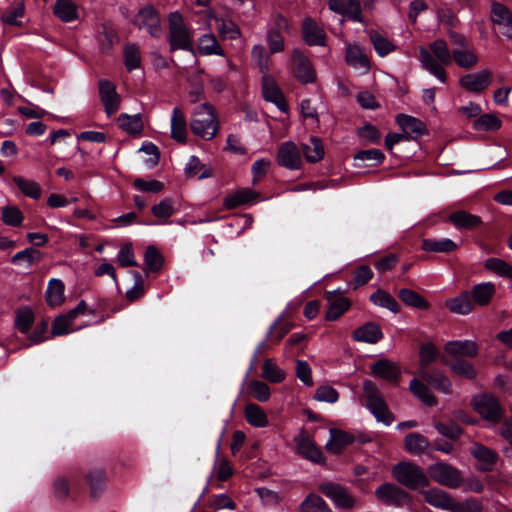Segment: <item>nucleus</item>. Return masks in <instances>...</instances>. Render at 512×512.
<instances>
[{"mask_svg": "<svg viewBox=\"0 0 512 512\" xmlns=\"http://www.w3.org/2000/svg\"><path fill=\"white\" fill-rule=\"evenodd\" d=\"M472 406L484 420L492 424H497L502 418V408L492 395L481 394L475 396L472 399Z\"/></svg>", "mask_w": 512, "mask_h": 512, "instance_id": "0eeeda50", "label": "nucleus"}, {"mask_svg": "<svg viewBox=\"0 0 512 512\" xmlns=\"http://www.w3.org/2000/svg\"><path fill=\"white\" fill-rule=\"evenodd\" d=\"M46 299L50 306H57L63 302L64 284L60 279L53 278L49 281L46 290Z\"/></svg>", "mask_w": 512, "mask_h": 512, "instance_id": "c03bdc74", "label": "nucleus"}, {"mask_svg": "<svg viewBox=\"0 0 512 512\" xmlns=\"http://www.w3.org/2000/svg\"><path fill=\"white\" fill-rule=\"evenodd\" d=\"M424 498L430 505L442 510L454 512L455 509L460 508L459 502L443 490L430 489L424 493Z\"/></svg>", "mask_w": 512, "mask_h": 512, "instance_id": "6ab92c4d", "label": "nucleus"}, {"mask_svg": "<svg viewBox=\"0 0 512 512\" xmlns=\"http://www.w3.org/2000/svg\"><path fill=\"white\" fill-rule=\"evenodd\" d=\"M492 76L489 69L468 73L459 79V85L467 91L480 93L491 85Z\"/></svg>", "mask_w": 512, "mask_h": 512, "instance_id": "9b49d317", "label": "nucleus"}, {"mask_svg": "<svg viewBox=\"0 0 512 512\" xmlns=\"http://www.w3.org/2000/svg\"><path fill=\"white\" fill-rule=\"evenodd\" d=\"M303 38L309 45H324L325 33L324 31L310 18L303 22Z\"/></svg>", "mask_w": 512, "mask_h": 512, "instance_id": "c756f323", "label": "nucleus"}, {"mask_svg": "<svg viewBox=\"0 0 512 512\" xmlns=\"http://www.w3.org/2000/svg\"><path fill=\"white\" fill-rule=\"evenodd\" d=\"M370 40L373 44V47L376 53L380 57H385L389 53L393 52L396 49V46L393 42L385 38L378 32L371 31L370 32Z\"/></svg>", "mask_w": 512, "mask_h": 512, "instance_id": "09e8293b", "label": "nucleus"}, {"mask_svg": "<svg viewBox=\"0 0 512 512\" xmlns=\"http://www.w3.org/2000/svg\"><path fill=\"white\" fill-rule=\"evenodd\" d=\"M445 305L452 313L460 315H467L473 310V303L470 300L469 293L466 291L446 300Z\"/></svg>", "mask_w": 512, "mask_h": 512, "instance_id": "72a5a7b5", "label": "nucleus"}, {"mask_svg": "<svg viewBox=\"0 0 512 512\" xmlns=\"http://www.w3.org/2000/svg\"><path fill=\"white\" fill-rule=\"evenodd\" d=\"M87 480L94 496H97L103 491L106 483V476L102 471L97 470L90 472L87 476Z\"/></svg>", "mask_w": 512, "mask_h": 512, "instance_id": "69168bd1", "label": "nucleus"}, {"mask_svg": "<svg viewBox=\"0 0 512 512\" xmlns=\"http://www.w3.org/2000/svg\"><path fill=\"white\" fill-rule=\"evenodd\" d=\"M99 94L107 116L110 117L115 114L118 111L121 102V98L116 91V87L107 80H101L99 82Z\"/></svg>", "mask_w": 512, "mask_h": 512, "instance_id": "2eb2a0df", "label": "nucleus"}, {"mask_svg": "<svg viewBox=\"0 0 512 512\" xmlns=\"http://www.w3.org/2000/svg\"><path fill=\"white\" fill-rule=\"evenodd\" d=\"M396 121L400 128L404 131V134L407 136L410 133L421 135L425 131V125L423 122L415 117L400 114L397 116Z\"/></svg>", "mask_w": 512, "mask_h": 512, "instance_id": "58836bf2", "label": "nucleus"}, {"mask_svg": "<svg viewBox=\"0 0 512 512\" xmlns=\"http://www.w3.org/2000/svg\"><path fill=\"white\" fill-rule=\"evenodd\" d=\"M410 391L415 395L419 400H421L427 406H435L437 404V399L431 392V390L420 380L414 378L411 380L409 385Z\"/></svg>", "mask_w": 512, "mask_h": 512, "instance_id": "4c0bfd02", "label": "nucleus"}, {"mask_svg": "<svg viewBox=\"0 0 512 512\" xmlns=\"http://www.w3.org/2000/svg\"><path fill=\"white\" fill-rule=\"evenodd\" d=\"M301 512H332L325 501L316 494L308 495L300 505Z\"/></svg>", "mask_w": 512, "mask_h": 512, "instance_id": "603ef678", "label": "nucleus"}, {"mask_svg": "<svg viewBox=\"0 0 512 512\" xmlns=\"http://www.w3.org/2000/svg\"><path fill=\"white\" fill-rule=\"evenodd\" d=\"M12 180L26 196L32 199H38L40 197L41 189L35 181L25 179L21 176H14Z\"/></svg>", "mask_w": 512, "mask_h": 512, "instance_id": "864d4df0", "label": "nucleus"}, {"mask_svg": "<svg viewBox=\"0 0 512 512\" xmlns=\"http://www.w3.org/2000/svg\"><path fill=\"white\" fill-rule=\"evenodd\" d=\"M449 219L457 228L473 229L481 224V219L479 216L467 213L465 211L452 213Z\"/></svg>", "mask_w": 512, "mask_h": 512, "instance_id": "a19ab883", "label": "nucleus"}, {"mask_svg": "<svg viewBox=\"0 0 512 512\" xmlns=\"http://www.w3.org/2000/svg\"><path fill=\"white\" fill-rule=\"evenodd\" d=\"M54 14L65 22H72L78 18V9L71 0H57L53 8Z\"/></svg>", "mask_w": 512, "mask_h": 512, "instance_id": "e433bc0d", "label": "nucleus"}, {"mask_svg": "<svg viewBox=\"0 0 512 512\" xmlns=\"http://www.w3.org/2000/svg\"><path fill=\"white\" fill-rule=\"evenodd\" d=\"M320 491L337 507L351 508L354 505V499L351 497L348 491L339 484L332 482L323 483L320 486Z\"/></svg>", "mask_w": 512, "mask_h": 512, "instance_id": "4468645a", "label": "nucleus"}, {"mask_svg": "<svg viewBox=\"0 0 512 512\" xmlns=\"http://www.w3.org/2000/svg\"><path fill=\"white\" fill-rule=\"evenodd\" d=\"M210 19L215 21L216 29L222 38L236 39L240 36V30L233 21L212 14H210Z\"/></svg>", "mask_w": 512, "mask_h": 512, "instance_id": "ea45409f", "label": "nucleus"}, {"mask_svg": "<svg viewBox=\"0 0 512 512\" xmlns=\"http://www.w3.org/2000/svg\"><path fill=\"white\" fill-rule=\"evenodd\" d=\"M404 445L409 453L419 455L429 447V441L421 434L410 433L405 437Z\"/></svg>", "mask_w": 512, "mask_h": 512, "instance_id": "79ce46f5", "label": "nucleus"}, {"mask_svg": "<svg viewBox=\"0 0 512 512\" xmlns=\"http://www.w3.org/2000/svg\"><path fill=\"white\" fill-rule=\"evenodd\" d=\"M434 427L441 435L450 439H457L462 434L461 428L453 421L437 422Z\"/></svg>", "mask_w": 512, "mask_h": 512, "instance_id": "0e129e2a", "label": "nucleus"}, {"mask_svg": "<svg viewBox=\"0 0 512 512\" xmlns=\"http://www.w3.org/2000/svg\"><path fill=\"white\" fill-rule=\"evenodd\" d=\"M430 477L441 485L458 488L462 486L463 477L461 472L444 462L432 464L428 468Z\"/></svg>", "mask_w": 512, "mask_h": 512, "instance_id": "423d86ee", "label": "nucleus"}, {"mask_svg": "<svg viewBox=\"0 0 512 512\" xmlns=\"http://www.w3.org/2000/svg\"><path fill=\"white\" fill-rule=\"evenodd\" d=\"M263 75L264 98L267 101L274 103L281 111H285L286 107L284 99L275 81L269 78L266 74Z\"/></svg>", "mask_w": 512, "mask_h": 512, "instance_id": "7c9ffc66", "label": "nucleus"}, {"mask_svg": "<svg viewBox=\"0 0 512 512\" xmlns=\"http://www.w3.org/2000/svg\"><path fill=\"white\" fill-rule=\"evenodd\" d=\"M345 60L347 64L360 74H366L370 70V61L363 49L357 43L345 44Z\"/></svg>", "mask_w": 512, "mask_h": 512, "instance_id": "f8f14e48", "label": "nucleus"}, {"mask_svg": "<svg viewBox=\"0 0 512 512\" xmlns=\"http://www.w3.org/2000/svg\"><path fill=\"white\" fill-rule=\"evenodd\" d=\"M41 258L42 254L39 251L33 248H27L17 252L12 257V262L14 264H21L24 262L26 264V267H29L32 264L39 262Z\"/></svg>", "mask_w": 512, "mask_h": 512, "instance_id": "4d7b16f0", "label": "nucleus"}, {"mask_svg": "<svg viewBox=\"0 0 512 512\" xmlns=\"http://www.w3.org/2000/svg\"><path fill=\"white\" fill-rule=\"evenodd\" d=\"M382 336L380 326L372 322L364 324L353 332L354 340L371 344L378 342Z\"/></svg>", "mask_w": 512, "mask_h": 512, "instance_id": "bb28decb", "label": "nucleus"}, {"mask_svg": "<svg viewBox=\"0 0 512 512\" xmlns=\"http://www.w3.org/2000/svg\"><path fill=\"white\" fill-rule=\"evenodd\" d=\"M471 454L476 459L478 468L482 471H491L498 459V455L494 450L480 443L473 444Z\"/></svg>", "mask_w": 512, "mask_h": 512, "instance_id": "aec40b11", "label": "nucleus"}, {"mask_svg": "<svg viewBox=\"0 0 512 512\" xmlns=\"http://www.w3.org/2000/svg\"><path fill=\"white\" fill-rule=\"evenodd\" d=\"M190 126L196 136L206 140L214 138L219 126L213 107L208 103L196 107L191 117Z\"/></svg>", "mask_w": 512, "mask_h": 512, "instance_id": "f03ea898", "label": "nucleus"}, {"mask_svg": "<svg viewBox=\"0 0 512 512\" xmlns=\"http://www.w3.org/2000/svg\"><path fill=\"white\" fill-rule=\"evenodd\" d=\"M354 437L344 431L330 429V439L327 441L325 448L333 454L340 453L347 445L351 444Z\"/></svg>", "mask_w": 512, "mask_h": 512, "instance_id": "b1692460", "label": "nucleus"}, {"mask_svg": "<svg viewBox=\"0 0 512 512\" xmlns=\"http://www.w3.org/2000/svg\"><path fill=\"white\" fill-rule=\"evenodd\" d=\"M248 387L251 395L259 402H267L271 397L270 387L263 381L251 380Z\"/></svg>", "mask_w": 512, "mask_h": 512, "instance_id": "6e6d98bb", "label": "nucleus"}, {"mask_svg": "<svg viewBox=\"0 0 512 512\" xmlns=\"http://www.w3.org/2000/svg\"><path fill=\"white\" fill-rule=\"evenodd\" d=\"M419 376L422 380L426 381L442 393L450 394L452 391V384L450 380L440 371H428L421 368Z\"/></svg>", "mask_w": 512, "mask_h": 512, "instance_id": "4be33fe9", "label": "nucleus"}, {"mask_svg": "<svg viewBox=\"0 0 512 512\" xmlns=\"http://www.w3.org/2000/svg\"><path fill=\"white\" fill-rule=\"evenodd\" d=\"M363 393L366 406L375 418L385 425H390L393 422V417L388 411V408L375 384L369 380L365 381L363 383Z\"/></svg>", "mask_w": 512, "mask_h": 512, "instance_id": "39448f33", "label": "nucleus"}, {"mask_svg": "<svg viewBox=\"0 0 512 512\" xmlns=\"http://www.w3.org/2000/svg\"><path fill=\"white\" fill-rule=\"evenodd\" d=\"M329 307L326 313V319L333 321L338 319L350 307V302L345 297H336L333 292L327 294Z\"/></svg>", "mask_w": 512, "mask_h": 512, "instance_id": "f704fd0d", "label": "nucleus"}, {"mask_svg": "<svg viewBox=\"0 0 512 512\" xmlns=\"http://www.w3.org/2000/svg\"><path fill=\"white\" fill-rule=\"evenodd\" d=\"M34 321V314L29 308H22L17 311L15 325L22 333H27Z\"/></svg>", "mask_w": 512, "mask_h": 512, "instance_id": "680f3d73", "label": "nucleus"}, {"mask_svg": "<svg viewBox=\"0 0 512 512\" xmlns=\"http://www.w3.org/2000/svg\"><path fill=\"white\" fill-rule=\"evenodd\" d=\"M244 417L251 426L256 428H265L269 425L267 413L255 403L245 406Z\"/></svg>", "mask_w": 512, "mask_h": 512, "instance_id": "cd10ccee", "label": "nucleus"}, {"mask_svg": "<svg viewBox=\"0 0 512 512\" xmlns=\"http://www.w3.org/2000/svg\"><path fill=\"white\" fill-rule=\"evenodd\" d=\"M293 72L296 78L303 84L312 83L316 79V72L311 61L299 50L292 53Z\"/></svg>", "mask_w": 512, "mask_h": 512, "instance_id": "ddd939ff", "label": "nucleus"}, {"mask_svg": "<svg viewBox=\"0 0 512 512\" xmlns=\"http://www.w3.org/2000/svg\"><path fill=\"white\" fill-rule=\"evenodd\" d=\"M491 20L498 26L501 33L508 39H512V13L500 3H493L491 7Z\"/></svg>", "mask_w": 512, "mask_h": 512, "instance_id": "f3484780", "label": "nucleus"}, {"mask_svg": "<svg viewBox=\"0 0 512 512\" xmlns=\"http://www.w3.org/2000/svg\"><path fill=\"white\" fill-rule=\"evenodd\" d=\"M445 352L454 357H475L478 353V346L471 340L450 341L445 345Z\"/></svg>", "mask_w": 512, "mask_h": 512, "instance_id": "5701e85b", "label": "nucleus"}, {"mask_svg": "<svg viewBox=\"0 0 512 512\" xmlns=\"http://www.w3.org/2000/svg\"><path fill=\"white\" fill-rule=\"evenodd\" d=\"M134 24L139 29H145L153 37H159L162 34L159 14L151 5H146L138 11Z\"/></svg>", "mask_w": 512, "mask_h": 512, "instance_id": "1a4fd4ad", "label": "nucleus"}, {"mask_svg": "<svg viewBox=\"0 0 512 512\" xmlns=\"http://www.w3.org/2000/svg\"><path fill=\"white\" fill-rule=\"evenodd\" d=\"M277 161L288 169H299L302 164V155L294 142L287 141L279 147Z\"/></svg>", "mask_w": 512, "mask_h": 512, "instance_id": "dca6fc26", "label": "nucleus"}, {"mask_svg": "<svg viewBox=\"0 0 512 512\" xmlns=\"http://www.w3.org/2000/svg\"><path fill=\"white\" fill-rule=\"evenodd\" d=\"M286 373L272 359H266L262 367V377L271 383L284 381Z\"/></svg>", "mask_w": 512, "mask_h": 512, "instance_id": "de8ad7c7", "label": "nucleus"}, {"mask_svg": "<svg viewBox=\"0 0 512 512\" xmlns=\"http://www.w3.org/2000/svg\"><path fill=\"white\" fill-rule=\"evenodd\" d=\"M393 477L402 485L408 488L424 487L428 479L422 469L416 464L403 461L396 464L392 469Z\"/></svg>", "mask_w": 512, "mask_h": 512, "instance_id": "20e7f679", "label": "nucleus"}, {"mask_svg": "<svg viewBox=\"0 0 512 512\" xmlns=\"http://www.w3.org/2000/svg\"><path fill=\"white\" fill-rule=\"evenodd\" d=\"M302 152L310 163L320 161L324 157V147L318 138L312 137L310 143L302 145Z\"/></svg>", "mask_w": 512, "mask_h": 512, "instance_id": "a18cd8bd", "label": "nucleus"}, {"mask_svg": "<svg viewBox=\"0 0 512 512\" xmlns=\"http://www.w3.org/2000/svg\"><path fill=\"white\" fill-rule=\"evenodd\" d=\"M452 61L461 68L469 69L477 65L479 58L475 50L467 45L452 50Z\"/></svg>", "mask_w": 512, "mask_h": 512, "instance_id": "a878e982", "label": "nucleus"}, {"mask_svg": "<svg viewBox=\"0 0 512 512\" xmlns=\"http://www.w3.org/2000/svg\"><path fill=\"white\" fill-rule=\"evenodd\" d=\"M457 248L458 244L449 238H426L422 240V249L427 252L449 253Z\"/></svg>", "mask_w": 512, "mask_h": 512, "instance_id": "c85d7f7f", "label": "nucleus"}, {"mask_svg": "<svg viewBox=\"0 0 512 512\" xmlns=\"http://www.w3.org/2000/svg\"><path fill=\"white\" fill-rule=\"evenodd\" d=\"M259 195L250 188H239L226 195L223 206L226 209H234L236 207L255 203Z\"/></svg>", "mask_w": 512, "mask_h": 512, "instance_id": "a211bd4d", "label": "nucleus"}, {"mask_svg": "<svg viewBox=\"0 0 512 512\" xmlns=\"http://www.w3.org/2000/svg\"><path fill=\"white\" fill-rule=\"evenodd\" d=\"M154 216L162 219H168L174 213L173 202L170 199H164L151 209Z\"/></svg>", "mask_w": 512, "mask_h": 512, "instance_id": "774afa93", "label": "nucleus"}, {"mask_svg": "<svg viewBox=\"0 0 512 512\" xmlns=\"http://www.w3.org/2000/svg\"><path fill=\"white\" fill-rule=\"evenodd\" d=\"M377 498L388 505H401L407 498L406 493L395 484L385 483L375 491Z\"/></svg>", "mask_w": 512, "mask_h": 512, "instance_id": "412c9836", "label": "nucleus"}, {"mask_svg": "<svg viewBox=\"0 0 512 512\" xmlns=\"http://www.w3.org/2000/svg\"><path fill=\"white\" fill-rule=\"evenodd\" d=\"M449 367L453 373L467 379H474L476 377V370L474 366L462 359H455L449 363Z\"/></svg>", "mask_w": 512, "mask_h": 512, "instance_id": "bf43d9fd", "label": "nucleus"}, {"mask_svg": "<svg viewBox=\"0 0 512 512\" xmlns=\"http://www.w3.org/2000/svg\"><path fill=\"white\" fill-rule=\"evenodd\" d=\"M371 373L388 381H395L399 375L396 364L386 359H381L371 365Z\"/></svg>", "mask_w": 512, "mask_h": 512, "instance_id": "473e14b6", "label": "nucleus"}, {"mask_svg": "<svg viewBox=\"0 0 512 512\" xmlns=\"http://www.w3.org/2000/svg\"><path fill=\"white\" fill-rule=\"evenodd\" d=\"M118 124L129 134L140 133L143 129V122L139 115L122 114L118 117Z\"/></svg>", "mask_w": 512, "mask_h": 512, "instance_id": "8fccbe9b", "label": "nucleus"}, {"mask_svg": "<svg viewBox=\"0 0 512 512\" xmlns=\"http://www.w3.org/2000/svg\"><path fill=\"white\" fill-rule=\"evenodd\" d=\"M169 41L172 50H193L192 34L178 12L169 15Z\"/></svg>", "mask_w": 512, "mask_h": 512, "instance_id": "7ed1b4c3", "label": "nucleus"}, {"mask_svg": "<svg viewBox=\"0 0 512 512\" xmlns=\"http://www.w3.org/2000/svg\"><path fill=\"white\" fill-rule=\"evenodd\" d=\"M87 312V305L85 302H80L74 309L68 312L66 315L57 317L51 328V332L55 336H61L79 330L86 326L85 323L75 326L74 320L79 316L85 315Z\"/></svg>", "mask_w": 512, "mask_h": 512, "instance_id": "6e6552de", "label": "nucleus"}, {"mask_svg": "<svg viewBox=\"0 0 512 512\" xmlns=\"http://www.w3.org/2000/svg\"><path fill=\"white\" fill-rule=\"evenodd\" d=\"M2 221L9 226H20L24 220V215L20 209L13 205H7L2 208Z\"/></svg>", "mask_w": 512, "mask_h": 512, "instance_id": "5fc2aeb1", "label": "nucleus"}, {"mask_svg": "<svg viewBox=\"0 0 512 512\" xmlns=\"http://www.w3.org/2000/svg\"><path fill=\"white\" fill-rule=\"evenodd\" d=\"M419 56L422 66L439 81L445 83L446 72L442 65H450L452 63V52H450L447 43L444 40L438 39L430 44L429 49L421 47Z\"/></svg>", "mask_w": 512, "mask_h": 512, "instance_id": "f257e3e1", "label": "nucleus"}, {"mask_svg": "<svg viewBox=\"0 0 512 512\" xmlns=\"http://www.w3.org/2000/svg\"><path fill=\"white\" fill-rule=\"evenodd\" d=\"M484 267L499 277L512 279V265L500 258L492 257L486 259Z\"/></svg>", "mask_w": 512, "mask_h": 512, "instance_id": "37998d69", "label": "nucleus"}, {"mask_svg": "<svg viewBox=\"0 0 512 512\" xmlns=\"http://www.w3.org/2000/svg\"><path fill=\"white\" fill-rule=\"evenodd\" d=\"M171 137L178 142H185L187 137V122L180 108L175 107L171 114Z\"/></svg>", "mask_w": 512, "mask_h": 512, "instance_id": "393cba45", "label": "nucleus"}, {"mask_svg": "<svg viewBox=\"0 0 512 512\" xmlns=\"http://www.w3.org/2000/svg\"><path fill=\"white\" fill-rule=\"evenodd\" d=\"M478 130H497L501 127V120L494 114H484L475 121Z\"/></svg>", "mask_w": 512, "mask_h": 512, "instance_id": "e2e57ef3", "label": "nucleus"}, {"mask_svg": "<svg viewBox=\"0 0 512 512\" xmlns=\"http://www.w3.org/2000/svg\"><path fill=\"white\" fill-rule=\"evenodd\" d=\"M495 285L492 282H483L475 285L471 290L473 303L478 306H486L495 294Z\"/></svg>", "mask_w": 512, "mask_h": 512, "instance_id": "2f4dec72", "label": "nucleus"}, {"mask_svg": "<svg viewBox=\"0 0 512 512\" xmlns=\"http://www.w3.org/2000/svg\"><path fill=\"white\" fill-rule=\"evenodd\" d=\"M399 298L408 306L418 309H428L429 303L417 292L410 289H401L398 293Z\"/></svg>", "mask_w": 512, "mask_h": 512, "instance_id": "3c124183", "label": "nucleus"}, {"mask_svg": "<svg viewBox=\"0 0 512 512\" xmlns=\"http://www.w3.org/2000/svg\"><path fill=\"white\" fill-rule=\"evenodd\" d=\"M294 441L296 443V452L299 455L315 463H321L324 461L322 451L315 445L313 439L306 431H300V433L294 438Z\"/></svg>", "mask_w": 512, "mask_h": 512, "instance_id": "9d476101", "label": "nucleus"}, {"mask_svg": "<svg viewBox=\"0 0 512 512\" xmlns=\"http://www.w3.org/2000/svg\"><path fill=\"white\" fill-rule=\"evenodd\" d=\"M197 49L201 55H224L221 46L212 33L204 34L198 39Z\"/></svg>", "mask_w": 512, "mask_h": 512, "instance_id": "c9c22d12", "label": "nucleus"}, {"mask_svg": "<svg viewBox=\"0 0 512 512\" xmlns=\"http://www.w3.org/2000/svg\"><path fill=\"white\" fill-rule=\"evenodd\" d=\"M370 300L373 304L386 308L393 313H398L400 310V306L396 299L384 290H377L370 296Z\"/></svg>", "mask_w": 512, "mask_h": 512, "instance_id": "49530a36", "label": "nucleus"}, {"mask_svg": "<svg viewBox=\"0 0 512 512\" xmlns=\"http://www.w3.org/2000/svg\"><path fill=\"white\" fill-rule=\"evenodd\" d=\"M124 62L128 70L137 69L141 65L139 47L135 44H127L124 47Z\"/></svg>", "mask_w": 512, "mask_h": 512, "instance_id": "13d9d810", "label": "nucleus"}, {"mask_svg": "<svg viewBox=\"0 0 512 512\" xmlns=\"http://www.w3.org/2000/svg\"><path fill=\"white\" fill-rule=\"evenodd\" d=\"M144 260L148 271L158 272L163 265V257L154 246L146 249Z\"/></svg>", "mask_w": 512, "mask_h": 512, "instance_id": "052dcab7", "label": "nucleus"}, {"mask_svg": "<svg viewBox=\"0 0 512 512\" xmlns=\"http://www.w3.org/2000/svg\"><path fill=\"white\" fill-rule=\"evenodd\" d=\"M338 392L329 385H322L315 391L314 399L320 402L335 403L338 401Z\"/></svg>", "mask_w": 512, "mask_h": 512, "instance_id": "338daca9", "label": "nucleus"}]
</instances>
